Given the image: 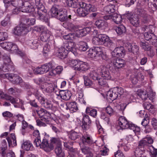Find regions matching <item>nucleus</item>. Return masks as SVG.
Returning a JSON list of instances; mask_svg holds the SVG:
<instances>
[{
	"mask_svg": "<svg viewBox=\"0 0 157 157\" xmlns=\"http://www.w3.org/2000/svg\"><path fill=\"white\" fill-rule=\"evenodd\" d=\"M60 8L58 5L53 6L51 10V14L52 17H56L58 16L60 10L62 9Z\"/></svg>",
	"mask_w": 157,
	"mask_h": 157,
	"instance_id": "nucleus-34",
	"label": "nucleus"
},
{
	"mask_svg": "<svg viewBox=\"0 0 157 157\" xmlns=\"http://www.w3.org/2000/svg\"><path fill=\"white\" fill-rule=\"evenodd\" d=\"M2 71V70H0V71ZM16 75L10 73H8L5 74L0 73V79L2 78H7L12 83V81L15 79Z\"/></svg>",
	"mask_w": 157,
	"mask_h": 157,
	"instance_id": "nucleus-32",
	"label": "nucleus"
},
{
	"mask_svg": "<svg viewBox=\"0 0 157 157\" xmlns=\"http://www.w3.org/2000/svg\"><path fill=\"white\" fill-rule=\"evenodd\" d=\"M79 136V133H78L72 131L70 132L69 137L70 139L74 140L78 138Z\"/></svg>",
	"mask_w": 157,
	"mask_h": 157,
	"instance_id": "nucleus-56",
	"label": "nucleus"
},
{
	"mask_svg": "<svg viewBox=\"0 0 157 157\" xmlns=\"http://www.w3.org/2000/svg\"><path fill=\"white\" fill-rule=\"evenodd\" d=\"M100 72V69L91 71L90 73V76L94 80H98V81L100 78L98 76Z\"/></svg>",
	"mask_w": 157,
	"mask_h": 157,
	"instance_id": "nucleus-39",
	"label": "nucleus"
},
{
	"mask_svg": "<svg viewBox=\"0 0 157 157\" xmlns=\"http://www.w3.org/2000/svg\"><path fill=\"white\" fill-rule=\"evenodd\" d=\"M95 25L99 29H105L107 27V23L103 20H98L95 22Z\"/></svg>",
	"mask_w": 157,
	"mask_h": 157,
	"instance_id": "nucleus-36",
	"label": "nucleus"
},
{
	"mask_svg": "<svg viewBox=\"0 0 157 157\" xmlns=\"http://www.w3.org/2000/svg\"><path fill=\"white\" fill-rule=\"evenodd\" d=\"M115 30L117 33L119 35H121L125 33L126 32L125 27L123 25H120L115 28Z\"/></svg>",
	"mask_w": 157,
	"mask_h": 157,
	"instance_id": "nucleus-42",
	"label": "nucleus"
},
{
	"mask_svg": "<svg viewBox=\"0 0 157 157\" xmlns=\"http://www.w3.org/2000/svg\"><path fill=\"white\" fill-rule=\"evenodd\" d=\"M115 10V6L112 4L109 5L104 8V11L109 13L114 12Z\"/></svg>",
	"mask_w": 157,
	"mask_h": 157,
	"instance_id": "nucleus-46",
	"label": "nucleus"
},
{
	"mask_svg": "<svg viewBox=\"0 0 157 157\" xmlns=\"http://www.w3.org/2000/svg\"><path fill=\"white\" fill-rule=\"evenodd\" d=\"M137 95L143 100H145L148 97L147 91L146 90H139L137 91Z\"/></svg>",
	"mask_w": 157,
	"mask_h": 157,
	"instance_id": "nucleus-40",
	"label": "nucleus"
},
{
	"mask_svg": "<svg viewBox=\"0 0 157 157\" xmlns=\"http://www.w3.org/2000/svg\"><path fill=\"white\" fill-rule=\"evenodd\" d=\"M78 49L80 51H85L88 48L87 44L84 42L80 41L78 44Z\"/></svg>",
	"mask_w": 157,
	"mask_h": 157,
	"instance_id": "nucleus-45",
	"label": "nucleus"
},
{
	"mask_svg": "<svg viewBox=\"0 0 157 157\" xmlns=\"http://www.w3.org/2000/svg\"><path fill=\"white\" fill-rule=\"evenodd\" d=\"M140 45L144 51H151V52L152 54L150 55L151 56L154 55V53L151 50V46L147 42H141Z\"/></svg>",
	"mask_w": 157,
	"mask_h": 157,
	"instance_id": "nucleus-35",
	"label": "nucleus"
},
{
	"mask_svg": "<svg viewBox=\"0 0 157 157\" xmlns=\"http://www.w3.org/2000/svg\"><path fill=\"white\" fill-rule=\"evenodd\" d=\"M52 68V64L49 63L42 65L41 67H37L34 69V74H42L47 72Z\"/></svg>",
	"mask_w": 157,
	"mask_h": 157,
	"instance_id": "nucleus-15",
	"label": "nucleus"
},
{
	"mask_svg": "<svg viewBox=\"0 0 157 157\" xmlns=\"http://www.w3.org/2000/svg\"><path fill=\"white\" fill-rule=\"evenodd\" d=\"M1 47L5 50H10L12 43L10 42H3L0 44Z\"/></svg>",
	"mask_w": 157,
	"mask_h": 157,
	"instance_id": "nucleus-50",
	"label": "nucleus"
},
{
	"mask_svg": "<svg viewBox=\"0 0 157 157\" xmlns=\"http://www.w3.org/2000/svg\"><path fill=\"white\" fill-rule=\"evenodd\" d=\"M124 92L123 89L121 87H114L107 92L106 97L113 101L116 99L118 96L122 95Z\"/></svg>",
	"mask_w": 157,
	"mask_h": 157,
	"instance_id": "nucleus-9",
	"label": "nucleus"
},
{
	"mask_svg": "<svg viewBox=\"0 0 157 157\" xmlns=\"http://www.w3.org/2000/svg\"><path fill=\"white\" fill-rule=\"evenodd\" d=\"M143 106L144 109L149 110H151L154 108V106L149 102H146L143 104Z\"/></svg>",
	"mask_w": 157,
	"mask_h": 157,
	"instance_id": "nucleus-63",
	"label": "nucleus"
},
{
	"mask_svg": "<svg viewBox=\"0 0 157 157\" xmlns=\"http://www.w3.org/2000/svg\"><path fill=\"white\" fill-rule=\"evenodd\" d=\"M58 95L60 96L62 99L67 101L70 99L71 96V92L68 90H61L59 91Z\"/></svg>",
	"mask_w": 157,
	"mask_h": 157,
	"instance_id": "nucleus-24",
	"label": "nucleus"
},
{
	"mask_svg": "<svg viewBox=\"0 0 157 157\" xmlns=\"http://www.w3.org/2000/svg\"><path fill=\"white\" fill-rule=\"evenodd\" d=\"M10 17L8 14L7 15L6 17L1 22V24L2 26H6L10 24Z\"/></svg>",
	"mask_w": 157,
	"mask_h": 157,
	"instance_id": "nucleus-53",
	"label": "nucleus"
},
{
	"mask_svg": "<svg viewBox=\"0 0 157 157\" xmlns=\"http://www.w3.org/2000/svg\"><path fill=\"white\" fill-rule=\"evenodd\" d=\"M60 10L59 14L56 17L61 21H66L67 19V12L64 9Z\"/></svg>",
	"mask_w": 157,
	"mask_h": 157,
	"instance_id": "nucleus-28",
	"label": "nucleus"
},
{
	"mask_svg": "<svg viewBox=\"0 0 157 157\" xmlns=\"http://www.w3.org/2000/svg\"><path fill=\"white\" fill-rule=\"evenodd\" d=\"M117 123L118 126L121 129L129 128L132 130L136 135H138L140 134V127L135 126L131 122L128 121L123 116L119 117Z\"/></svg>",
	"mask_w": 157,
	"mask_h": 157,
	"instance_id": "nucleus-4",
	"label": "nucleus"
},
{
	"mask_svg": "<svg viewBox=\"0 0 157 157\" xmlns=\"http://www.w3.org/2000/svg\"><path fill=\"white\" fill-rule=\"evenodd\" d=\"M76 96L77 99L81 103L85 104L86 102L84 100L83 91L81 87L76 86Z\"/></svg>",
	"mask_w": 157,
	"mask_h": 157,
	"instance_id": "nucleus-20",
	"label": "nucleus"
},
{
	"mask_svg": "<svg viewBox=\"0 0 157 157\" xmlns=\"http://www.w3.org/2000/svg\"><path fill=\"white\" fill-rule=\"evenodd\" d=\"M75 34L70 33L67 35H64L63 37L65 40H73L75 38Z\"/></svg>",
	"mask_w": 157,
	"mask_h": 157,
	"instance_id": "nucleus-54",
	"label": "nucleus"
},
{
	"mask_svg": "<svg viewBox=\"0 0 157 157\" xmlns=\"http://www.w3.org/2000/svg\"><path fill=\"white\" fill-rule=\"evenodd\" d=\"M3 2L6 8L9 7H16L18 4V0H4Z\"/></svg>",
	"mask_w": 157,
	"mask_h": 157,
	"instance_id": "nucleus-33",
	"label": "nucleus"
},
{
	"mask_svg": "<svg viewBox=\"0 0 157 157\" xmlns=\"http://www.w3.org/2000/svg\"><path fill=\"white\" fill-rule=\"evenodd\" d=\"M53 47L51 43L49 42L45 44L44 47L43 51L44 56H47Z\"/></svg>",
	"mask_w": 157,
	"mask_h": 157,
	"instance_id": "nucleus-37",
	"label": "nucleus"
},
{
	"mask_svg": "<svg viewBox=\"0 0 157 157\" xmlns=\"http://www.w3.org/2000/svg\"><path fill=\"white\" fill-rule=\"evenodd\" d=\"M69 143L67 142H64V146L67 148L68 149L70 150V151L68 152L70 155H71V156H72V155L73 156H74L75 154L76 149H74L72 147H71L69 145Z\"/></svg>",
	"mask_w": 157,
	"mask_h": 157,
	"instance_id": "nucleus-51",
	"label": "nucleus"
},
{
	"mask_svg": "<svg viewBox=\"0 0 157 157\" xmlns=\"http://www.w3.org/2000/svg\"><path fill=\"white\" fill-rule=\"evenodd\" d=\"M3 147H0V153L2 154L3 156L4 154V151L6 148V142L5 140H3L2 141Z\"/></svg>",
	"mask_w": 157,
	"mask_h": 157,
	"instance_id": "nucleus-57",
	"label": "nucleus"
},
{
	"mask_svg": "<svg viewBox=\"0 0 157 157\" xmlns=\"http://www.w3.org/2000/svg\"><path fill=\"white\" fill-rule=\"evenodd\" d=\"M75 42L72 41H68L64 44L63 48L66 50L71 52L75 56L77 55V49Z\"/></svg>",
	"mask_w": 157,
	"mask_h": 157,
	"instance_id": "nucleus-18",
	"label": "nucleus"
},
{
	"mask_svg": "<svg viewBox=\"0 0 157 157\" xmlns=\"http://www.w3.org/2000/svg\"><path fill=\"white\" fill-rule=\"evenodd\" d=\"M126 17L133 25L136 27L139 26L140 22L139 18L135 14L131 12L127 13Z\"/></svg>",
	"mask_w": 157,
	"mask_h": 157,
	"instance_id": "nucleus-17",
	"label": "nucleus"
},
{
	"mask_svg": "<svg viewBox=\"0 0 157 157\" xmlns=\"http://www.w3.org/2000/svg\"><path fill=\"white\" fill-rule=\"evenodd\" d=\"M81 150L83 153L85 154H87V157H92L93 155L90 152V150L87 147H85L81 148Z\"/></svg>",
	"mask_w": 157,
	"mask_h": 157,
	"instance_id": "nucleus-52",
	"label": "nucleus"
},
{
	"mask_svg": "<svg viewBox=\"0 0 157 157\" xmlns=\"http://www.w3.org/2000/svg\"><path fill=\"white\" fill-rule=\"evenodd\" d=\"M51 145H53L54 147L56 146V147L62 145L61 141L58 138L52 137L51 140Z\"/></svg>",
	"mask_w": 157,
	"mask_h": 157,
	"instance_id": "nucleus-44",
	"label": "nucleus"
},
{
	"mask_svg": "<svg viewBox=\"0 0 157 157\" xmlns=\"http://www.w3.org/2000/svg\"><path fill=\"white\" fill-rule=\"evenodd\" d=\"M66 109H69L71 113L76 112L78 109L77 103L75 102L68 103L66 104Z\"/></svg>",
	"mask_w": 157,
	"mask_h": 157,
	"instance_id": "nucleus-30",
	"label": "nucleus"
},
{
	"mask_svg": "<svg viewBox=\"0 0 157 157\" xmlns=\"http://www.w3.org/2000/svg\"><path fill=\"white\" fill-rule=\"evenodd\" d=\"M100 68V73L101 78H100L98 80L99 84L104 86H108L106 80H113V75L111 74L109 71L108 68L105 66H101Z\"/></svg>",
	"mask_w": 157,
	"mask_h": 157,
	"instance_id": "nucleus-6",
	"label": "nucleus"
},
{
	"mask_svg": "<svg viewBox=\"0 0 157 157\" xmlns=\"http://www.w3.org/2000/svg\"><path fill=\"white\" fill-rule=\"evenodd\" d=\"M66 2L67 5L69 7L73 8H78L77 13L80 17H85L90 11L94 12L97 10L94 6L92 7L91 4L83 2H80L78 0H67Z\"/></svg>",
	"mask_w": 157,
	"mask_h": 157,
	"instance_id": "nucleus-2",
	"label": "nucleus"
},
{
	"mask_svg": "<svg viewBox=\"0 0 157 157\" xmlns=\"http://www.w3.org/2000/svg\"><path fill=\"white\" fill-rule=\"evenodd\" d=\"M104 51L105 48L103 47H95L90 49L87 53L88 56L93 60L98 61L101 59L107 60L109 58Z\"/></svg>",
	"mask_w": 157,
	"mask_h": 157,
	"instance_id": "nucleus-3",
	"label": "nucleus"
},
{
	"mask_svg": "<svg viewBox=\"0 0 157 157\" xmlns=\"http://www.w3.org/2000/svg\"><path fill=\"white\" fill-rule=\"evenodd\" d=\"M8 35L7 33L5 32H0V42L7 39Z\"/></svg>",
	"mask_w": 157,
	"mask_h": 157,
	"instance_id": "nucleus-59",
	"label": "nucleus"
},
{
	"mask_svg": "<svg viewBox=\"0 0 157 157\" xmlns=\"http://www.w3.org/2000/svg\"><path fill=\"white\" fill-rule=\"evenodd\" d=\"M36 8H35L34 4L28 1L18 0L19 9L21 11L24 13H32L33 16L36 19L44 20L46 10L42 4L40 3V0H35Z\"/></svg>",
	"mask_w": 157,
	"mask_h": 157,
	"instance_id": "nucleus-1",
	"label": "nucleus"
},
{
	"mask_svg": "<svg viewBox=\"0 0 157 157\" xmlns=\"http://www.w3.org/2000/svg\"><path fill=\"white\" fill-rule=\"evenodd\" d=\"M38 31L41 33L40 35L41 40L44 42H46L50 37H52L50 32L44 26L41 25L38 27Z\"/></svg>",
	"mask_w": 157,
	"mask_h": 157,
	"instance_id": "nucleus-12",
	"label": "nucleus"
},
{
	"mask_svg": "<svg viewBox=\"0 0 157 157\" xmlns=\"http://www.w3.org/2000/svg\"><path fill=\"white\" fill-rule=\"evenodd\" d=\"M115 51L117 52L118 56H123L124 55L125 51L124 48L122 46L117 47L115 49Z\"/></svg>",
	"mask_w": 157,
	"mask_h": 157,
	"instance_id": "nucleus-49",
	"label": "nucleus"
},
{
	"mask_svg": "<svg viewBox=\"0 0 157 157\" xmlns=\"http://www.w3.org/2000/svg\"><path fill=\"white\" fill-rule=\"evenodd\" d=\"M104 18L105 20L112 19L116 24H121L122 21L121 16L117 13L107 15L104 16Z\"/></svg>",
	"mask_w": 157,
	"mask_h": 157,
	"instance_id": "nucleus-19",
	"label": "nucleus"
},
{
	"mask_svg": "<svg viewBox=\"0 0 157 157\" xmlns=\"http://www.w3.org/2000/svg\"><path fill=\"white\" fill-rule=\"evenodd\" d=\"M86 112L87 113L89 114L90 115L94 117H95L97 115V110L96 109L90 107H87Z\"/></svg>",
	"mask_w": 157,
	"mask_h": 157,
	"instance_id": "nucleus-43",
	"label": "nucleus"
},
{
	"mask_svg": "<svg viewBox=\"0 0 157 157\" xmlns=\"http://www.w3.org/2000/svg\"><path fill=\"white\" fill-rule=\"evenodd\" d=\"M112 62L114 67H111L110 70L113 73H116L117 69L124 67L125 64V60L120 58L114 59Z\"/></svg>",
	"mask_w": 157,
	"mask_h": 157,
	"instance_id": "nucleus-11",
	"label": "nucleus"
},
{
	"mask_svg": "<svg viewBox=\"0 0 157 157\" xmlns=\"http://www.w3.org/2000/svg\"><path fill=\"white\" fill-rule=\"evenodd\" d=\"M69 64L75 70L81 72L86 71L90 68V66L87 63L78 59L71 60Z\"/></svg>",
	"mask_w": 157,
	"mask_h": 157,
	"instance_id": "nucleus-7",
	"label": "nucleus"
},
{
	"mask_svg": "<svg viewBox=\"0 0 157 157\" xmlns=\"http://www.w3.org/2000/svg\"><path fill=\"white\" fill-rule=\"evenodd\" d=\"M26 43L30 48L33 49H36L40 44V41L37 38L29 40L27 41Z\"/></svg>",
	"mask_w": 157,
	"mask_h": 157,
	"instance_id": "nucleus-26",
	"label": "nucleus"
},
{
	"mask_svg": "<svg viewBox=\"0 0 157 157\" xmlns=\"http://www.w3.org/2000/svg\"><path fill=\"white\" fill-rule=\"evenodd\" d=\"M62 145L56 147L55 150V152L57 157H64V154L63 152L62 149Z\"/></svg>",
	"mask_w": 157,
	"mask_h": 157,
	"instance_id": "nucleus-48",
	"label": "nucleus"
},
{
	"mask_svg": "<svg viewBox=\"0 0 157 157\" xmlns=\"http://www.w3.org/2000/svg\"><path fill=\"white\" fill-rule=\"evenodd\" d=\"M135 77L133 79H132V82L133 84H136L138 80H142L144 79V76L140 72V70L139 69H135L134 70Z\"/></svg>",
	"mask_w": 157,
	"mask_h": 157,
	"instance_id": "nucleus-23",
	"label": "nucleus"
},
{
	"mask_svg": "<svg viewBox=\"0 0 157 157\" xmlns=\"http://www.w3.org/2000/svg\"><path fill=\"white\" fill-rule=\"evenodd\" d=\"M10 50L13 52L19 54L21 56H23L24 55V54L23 52L19 51L17 45L14 44L12 43V46H11V48Z\"/></svg>",
	"mask_w": 157,
	"mask_h": 157,
	"instance_id": "nucleus-47",
	"label": "nucleus"
},
{
	"mask_svg": "<svg viewBox=\"0 0 157 157\" xmlns=\"http://www.w3.org/2000/svg\"><path fill=\"white\" fill-rule=\"evenodd\" d=\"M34 82L39 85L44 93H51L53 92L57 87L55 83L46 82L44 78L34 80Z\"/></svg>",
	"mask_w": 157,
	"mask_h": 157,
	"instance_id": "nucleus-5",
	"label": "nucleus"
},
{
	"mask_svg": "<svg viewBox=\"0 0 157 157\" xmlns=\"http://www.w3.org/2000/svg\"><path fill=\"white\" fill-rule=\"evenodd\" d=\"M33 93L36 98L38 99L43 107L48 109H50L52 108V105L50 101L47 99H44L40 95L37 90L34 92Z\"/></svg>",
	"mask_w": 157,
	"mask_h": 157,
	"instance_id": "nucleus-10",
	"label": "nucleus"
},
{
	"mask_svg": "<svg viewBox=\"0 0 157 157\" xmlns=\"http://www.w3.org/2000/svg\"><path fill=\"white\" fill-rule=\"evenodd\" d=\"M100 151V154L102 155L105 156L107 155L108 149L105 146L102 145Z\"/></svg>",
	"mask_w": 157,
	"mask_h": 157,
	"instance_id": "nucleus-62",
	"label": "nucleus"
},
{
	"mask_svg": "<svg viewBox=\"0 0 157 157\" xmlns=\"http://www.w3.org/2000/svg\"><path fill=\"white\" fill-rule=\"evenodd\" d=\"M6 139L10 147H13L17 145L16 137L14 133L10 134Z\"/></svg>",
	"mask_w": 157,
	"mask_h": 157,
	"instance_id": "nucleus-25",
	"label": "nucleus"
},
{
	"mask_svg": "<svg viewBox=\"0 0 157 157\" xmlns=\"http://www.w3.org/2000/svg\"><path fill=\"white\" fill-rule=\"evenodd\" d=\"M83 29L78 30L76 31L75 35L78 37H81L85 36V33Z\"/></svg>",
	"mask_w": 157,
	"mask_h": 157,
	"instance_id": "nucleus-60",
	"label": "nucleus"
},
{
	"mask_svg": "<svg viewBox=\"0 0 157 157\" xmlns=\"http://www.w3.org/2000/svg\"><path fill=\"white\" fill-rule=\"evenodd\" d=\"M34 68L32 66L28 67L26 69L27 73L29 74L30 76H32L34 74Z\"/></svg>",
	"mask_w": 157,
	"mask_h": 157,
	"instance_id": "nucleus-64",
	"label": "nucleus"
},
{
	"mask_svg": "<svg viewBox=\"0 0 157 157\" xmlns=\"http://www.w3.org/2000/svg\"><path fill=\"white\" fill-rule=\"evenodd\" d=\"M142 149H143L142 147L136 148L134 151V157H146L143 155L144 152L142 150Z\"/></svg>",
	"mask_w": 157,
	"mask_h": 157,
	"instance_id": "nucleus-41",
	"label": "nucleus"
},
{
	"mask_svg": "<svg viewBox=\"0 0 157 157\" xmlns=\"http://www.w3.org/2000/svg\"><path fill=\"white\" fill-rule=\"evenodd\" d=\"M35 22V20L34 18H27L25 20V23L24 25L25 26L34 25Z\"/></svg>",
	"mask_w": 157,
	"mask_h": 157,
	"instance_id": "nucleus-55",
	"label": "nucleus"
},
{
	"mask_svg": "<svg viewBox=\"0 0 157 157\" xmlns=\"http://www.w3.org/2000/svg\"><path fill=\"white\" fill-rule=\"evenodd\" d=\"M51 69H52V70L49 72V75L51 76H54L56 75L60 74L63 71V68L61 66H59L55 69H53L52 67Z\"/></svg>",
	"mask_w": 157,
	"mask_h": 157,
	"instance_id": "nucleus-27",
	"label": "nucleus"
},
{
	"mask_svg": "<svg viewBox=\"0 0 157 157\" xmlns=\"http://www.w3.org/2000/svg\"><path fill=\"white\" fill-rule=\"evenodd\" d=\"M15 79L12 81V83L14 84H18L21 83L23 81L22 78L19 76L16 75Z\"/></svg>",
	"mask_w": 157,
	"mask_h": 157,
	"instance_id": "nucleus-58",
	"label": "nucleus"
},
{
	"mask_svg": "<svg viewBox=\"0 0 157 157\" xmlns=\"http://www.w3.org/2000/svg\"><path fill=\"white\" fill-rule=\"evenodd\" d=\"M155 29V27L152 25L145 26L143 28V30L145 31L144 36L146 40L150 41L152 40L153 41H151L152 43H155L156 41L157 37L153 33Z\"/></svg>",
	"mask_w": 157,
	"mask_h": 157,
	"instance_id": "nucleus-8",
	"label": "nucleus"
},
{
	"mask_svg": "<svg viewBox=\"0 0 157 157\" xmlns=\"http://www.w3.org/2000/svg\"><path fill=\"white\" fill-rule=\"evenodd\" d=\"M30 30L29 27H26L25 25L21 24L14 29L13 33L15 35L19 36L26 34Z\"/></svg>",
	"mask_w": 157,
	"mask_h": 157,
	"instance_id": "nucleus-14",
	"label": "nucleus"
},
{
	"mask_svg": "<svg viewBox=\"0 0 157 157\" xmlns=\"http://www.w3.org/2000/svg\"><path fill=\"white\" fill-rule=\"evenodd\" d=\"M22 148L25 150H32L33 146L32 144L29 141H27L24 142L21 145Z\"/></svg>",
	"mask_w": 157,
	"mask_h": 157,
	"instance_id": "nucleus-38",
	"label": "nucleus"
},
{
	"mask_svg": "<svg viewBox=\"0 0 157 157\" xmlns=\"http://www.w3.org/2000/svg\"><path fill=\"white\" fill-rule=\"evenodd\" d=\"M49 137L48 135L45 134L44 135L41 145V148L46 152L50 151L54 148V146L52 145H49L48 143Z\"/></svg>",
	"mask_w": 157,
	"mask_h": 157,
	"instance_id": "nucleus-16",
	"label": "nucleus"
},
{
	"mask_svg": "<svg viewBox=\"0 0 157 157\" xmlns=\"http://www.w3.org/2000/svg\"><path fill=\"white\" fill-rule=\"evenodd\" d=\"M58 52L56 53L57 56L61 59L66 58L68 54V52L63 47H61L58 49Z\"/></svg>",
	"mask_w": 157,
	"mask_h": 157,
	"instance_id": "nucleus-29",
	"label": "nucleus"
},
{
	"mask_svg": "<svg viewBox=\"0 0 157 157\" xmlns=\"http://www.w3.org/2000/svg\"><path fill=\"white\" fill-rule=\"evenodd\" d=\"M81 140L82 143L85 144H91L94 142L92 137L88 134L83 136L81 138Z\"/></svg>",
	"mask_w": 157,
	"mask_h": 157,
	"instance_id": "nucleus-31",
	"label": "nucleus"
},
{
	"mask_svg": "<svg viewBox=\"0 0 157 157\" xmlns=\"http://www.w3.org/2000/svg\"><path fill=\"white\" fill-rule=\"evenodd\" d=\"M95 123L99 133L100 134H101L103 133L104 131L103 129L102 128V127L100 124L99 121L98 120H96L95 121Z\"/></svg>",
	"mask_w": 157,
	"mask_h": 157,
	"instance_id": "nucleus-61",
	"label": "nucleus"
},
{
	"mask_svg": "<svg viewBox=\"0 0 157 157\" xmlns=\"http://www.w3.org/2000/svg\"><path fill=\"white\" fill-rule=\"evenodd\" d=\"M100 45L104 44L105 46L111 48L113 46V44L109 37L105 34L98 35Z\"/></svg>",
	"mask_w": 157,
	"mask_h": 157,
	"instance_id": "nucleus-13",
	"label": "nucleus"
},
{
	"mask_svg": "<svg viewBox=\"0 0 157 157\" xmlns=\"http://www.w3.org/2000/svg\"><path fill=\"white\" fill-rule=\"evenodd\" d=\"M0 98L1 99H5L6 100H9L12 104H14L18 103V101L21 102L22 104V101L17 98H14L12 96L8 95L6 94H4L3 92L1 91L0 92Z\"/></svg>",
	"mask_w": 157,
	"mask_h": 157,
	"instance_id": "nucleus-21",
	"label": "nucleus"
},
{
	"mask_svg": "<svg viewBox=\"0 0 157 157\" xmlns=\"http://www.w3.org/2000/svg\"><path fill=\"white\" fill-rule=\"evenodd\" d=\"M126 47L128 52H132L136 55H138L139 53V47L134 44L127 43L126 45Z\"/></svg>",
	"mask_w": 157,
	"mask_h": 157,
	"instance_id": "nucleus-22",
	"label": "nucleus"
}]
</instances>
